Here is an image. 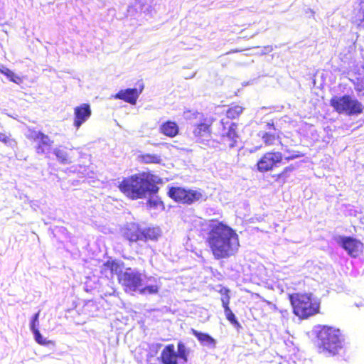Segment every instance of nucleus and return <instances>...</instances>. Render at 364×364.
<instances>
[{
  "label": "nucleus",
  "instance_id": "f257e3e1",
  "mask_svg": "<svg viewBox=\"0 0 364 364\" xmlns=\"http://www.w3.org/2000/svg\"><path fill=\"white\" fill-rule=\"evenodd\" d=\"M210 227L208 242L215 257L219 259L232 255L240 245L235 230L217 221H212Z\"/></svg>",
  "mask_w": 364,
  "mask_h": 364
},
{
  "label": "nucleus",
  "instance_id": "f03ea898",
  "mask_svg": "<svg viewBox=\"0 0 364 364\" xmlns=\"http://www.w3.org/2000/svg\"><path fill=\"white\" fill-rule=\"evenodd\" d=\"M161 181L157 176L144 173L125 178L119 185V190L127 196L132 198H146L147 195L156 193L157 184Z\"/></svg>",
  "mask_w": 364,
  "mask_h": 364
},
{
  "label": "nucleus",
  "instance_id": "7ed1b4c3",
  "mask_svg": "<svg viewBox=\"0 0 364 364\" xmlns=\"http://www.w3.org/2000/svg\"><path fill=\"white\" fill-rule=\"evenodd\" d=\"M294 314L300 318H308L319 312L320 300L312 294H294L290 296Z\"/></svg>",
  "mask_w": 364,
  "mask_h": 364
},
{
  "label": "nucleus",
  "instance_id": "20e7f679",
  "mask_svg": "<svg viewBox=\"0 0 364 364\" xmlns=\"http://www.w3.org/2000/svg\"><path fill=\"white\" fill-rule=\"evenodd\" d=\"M330 105L338 113L347 115L359 114L363 109L362 103L350 95L335 96L331 98Z\"/></svg>",
  "mask_w": 364,
  "mask_h": 364
},
{
  "label": "nucleus",
  "instance_id": "39448f33",
  "mask_svg": "<svg viewBox=\"0 0 364 364\" xmlns=\"http://www.w3.org/2000/svg\"><path fill=\"white\" fill-rule=\"evenodd\" d=\"M168 195L175 201L185 204L205 201L207 199V196L201 190H186L179 187L171 188Z\"/></svg>",
  "mask_w": 364,
  "mask_h": 364
},
{
  "label": "nucleus",
  "instance_id": "423d86ee",
  "mask_svg": "<svg viewBox=\"0 0 364 364\" xmlns=\"http://www.w3.org/2000/svg\"><path fill=\"white\" fill-rule=\"evenodd\" d=\"M318 338L325 350L330 353L336 354L342 348L339 330L331 327H323L318 333Z\"/></svg>",
  "mask_w": 364,
  "mask_h": 364
},
{
  "label": "nucleus",
  "instance_id": "0eeeda50",
  "mask_svg": "<svg viewBox=\"0 0 364 364\" xmlns=\"http://www.w3.org/2000/svg\"><path fill=\"white\" fill-rule=\"evenodd\" d=\"M119 283L124 287L125 291H138L143 286L144 277L136 269L127 268L119 275Z\"/></svg>",
  "mask_w": 364,
  "mask_h": 364
},
{
  "label": "nucleus",
  "instance_id": "6e6552de",
  "mask_svg": "<svg viewBox=\"0 0 364 364\" xmlns=\"http://www.w3.org/2000/svg\"><path fill=\"white\" fill-rule=\"evenodd\" d=\"M281 152H267L257 162V168L260 172L272 170L282 160Z\"/></svg>",
  "mask_w": 364,
  "mask_h": 364
},
{
  "label": "nucleus",
  "instance_id": "1a4fd4ad",
  "mask_svg": "<svg viewBox=\"0 0 364 364\" xmlns=\"http://www.w3.org/2000/svg\"><path fill=\"white\" fill-rule=\"evenodd\" d=\"M338 243L352 257H357L363 251V243L351 237H341Z\"/></svg>",
  "mask_w": 364,
  "mask_h": 364
},
{
  "label": "nucleus",
  "instance_id": "9d476101",
  "mask_svg": "<svg viewBox=\"0 0 364 364\" xmlns=\"http://www.w3.org/2000/svg\"><path fill=\"white\" fill-rule=\"evenodd\" d=\"M91 109L89 105L82 104L74 109L73 125L78 129L91 116Z\"/></svg>",
  "mask_w": 364,
  "mask_h": 364
},
{
  "label": "nucleus",
  "instance_id": "9b49d317",
  "mask_svg": "<svg viewBox=\"0 0 364 364\" xmlns=\"http://www.w3.org/2000/svg\"><path fill=\"white\" fill-rule=\"evenodd\" d=\"M144 89V85H142L140 88L138 89H126L120 90L114 97L116 99L122 100L127 102L130 103L131 105H136V100L139 96V95L142 92Z\"/></svg>",
  "mask_w": 364,
  "mask_h": 364
},
{
  "label": "nucleus",
  "instance_id": "f8f14e48",
  "mask_svg": "<svg viewBox=\"0 0 364 364\" xmlns=\"http://www.w3.org/2000/svg\"><path fill=\"white\" fill-rule=\"evenodd\" d=\"M194 137L197 141L203 142L210 137V127L205 123L196 125L193 131Z\"/></svg>",
  "mask_w": 364,
  "mask_h": 364
},
{
  "label": "nucleus",
  "instance_id": "ddd939ff",
  "mask_svg": "<svg viewBox=\"0 0 364 364\" xmlns=\"http://www.w3.org/2000/svg\"><path fill=\"white\" fill-rule=\"evenodd\" d=\"M161 359L164 364H181L173 345L166 346L162 350Z\"/></svg>",
  "mask_w": 364,
  "mask_h": 364
},
{
  "label": "nucleus",
  "instance_id": "4468645a",
  "mask_svg": "<svg viewBox=\"0 0 364 364\" xmlns=\"http://www.w3.org/2000/svg\"><path fill=\"white\" fill-rule=\"evenodd\" d=\"M142 230L140 229L139 225L131 223L126 228L124 235V237L131 242H136L141 240Z\"/></svg>",
  "mask_w": 364,
  "mask_h": 364
},
{
  "label": "nucleus",
  "instance_id": "2eb2a0df",
  "mask_svg": "<svg viewBox=\"0 0 364 364\" xmlns=\"http://www.w3.org/2000/svg\"><path fill=\"white\" fill-rule=\"evenodd\" d=\"M191 333L198 338L202 345L212 348H215L216 341L208 334L199 332L193 328L191 329Z\"/></svg>",
  "mask_w": 364,
  "mask_h": 364
},
{
  "label": "nucleus",
  "instance_id": "dca6fc26",
  "mask_svg": "<svg viewBox=\"0 0 364 364\" xmlns=\"http://www.w3.org/2000/svg\"><path fill=\"white\" fill-rule=\"evenodd\" d=\"M153 281L154 283H151V279H149L146 282V286L144 287H141L138 292L143 295L158 294L161 285L155 279H154Z\"/></svg>",
  "mask_w": 364,
  "mask_h": 364
},
{
  "label": "nucleus",
  "instance_id": "f3484780",
  "mask_svg": "<svg viewBox=\"0 0 364 364\" xmlns=\"http://www.w3.org/2000/svg\"><path fill=\"white\" fill-rule=\"evenodd\" d=\"M238 136L233 125L230 126L228 131L223 136V142L230 148H233L237 141Z\"/></svg>",
  "mask_w": 364,
  "mask_h": 364
},
{
  "label": "nucleus",
  "instance_id": "a211bd4d",
  "mask_svg": "<svg viewBox=\"0 0 364 364\" xmlns=\"http://www.w3.org/2000/svg\"><path fill=\"white\" fill-rule=\"evenodd\" d=\"M178 126L174 122L168 121L161 125L160 132L169 137H174L178 133Z\"/></svg>",
  "mask_w": 364,
  "mask_h": 364
},
{
  "label": "nucleus",
  "instance_id": "6ab92c4d",
  "mask_svg": "<svg viewBox=\"0 0 364 364\" xmlns=\"http://www.w3.org/2000/svg\"><path fill=\"white\" fill-rule=\"evenodd\" d=\"M53 144V141L46 134H43L37 142L36 152L39 154L46 153V149H50Z\"/></svg>",
  "mask_w": 364,
  "mask_h": 364
},
{
  "label": "nucleus",
  "instance_id": "aec40b11",
  "mask_svg": "<svg viewBox=\"0 0 364 364\" xmlns=\"http://www.w3.org/2000/svg\"><path fill=\"white\" fill-rule=\"evenodd\" d=\"M161 231L159 228H149L142 230L141 240H155L161 235Z\"/></svg>",
  "mask_w": 364,
  "mask_h": 364
},
{
  "label": "nucleus",
  "instance_id": "412c9836",
  "mask_svg": "<svg viewBox=\"0 0 364 364\" xmlns=\"http://www.w3.org/2000/svg\"><path fill=\"white\" fill-rule=\"evenodd\" d=\"M353 21L359 26L364 28V0L361 1L355 9Z\"/></svg>",
  "mask_w": 364,
  "mask_h": 364
},
{
  "label": "nucleus",
  "instance_id": "4be33fe9",
  "mask_svg": "<svg viewBox=\"0 0 364 364\" xmlns=\"http://www.w3.org/2000/svg\"><path fill=\"white\" fill-rule=\"evenodd\" d=\"M53 152L60 164H69L71 163V161L68 156V154L65 151L62 150L60 148H55Z\"/></svg>",
  "mask_w": 364,
  "mask_h": 364
},
{
  "label": "nucleus",
  "instance_id": "5701e85b",
  "mask_svg": "<svg viewBox=\"0 0 364 364\" xmlns=\"http://www.w3.org/2000/svg\"><path fill=\"white\" fill-rule=\"evenodd\" d=\"M139 160L145 164H160L161 158L156 154H142L139 156Z\"/></svg>",
  "mask_w": 364,
  "mask_h": 364
},
{
  "label": "nucleus",
  "instance_id": "b1692460",
  "mask_svg": "<svg viewBox=\"0 0 364 364\" xmlns=\"http://www.w3.org/2000/svg\"><path fill=\"white\" fill-rule=\"evenodd\" d=\"M178 360L181 363V364H184L187 361V350L185 345L182 343H178V353H176Z\"/></svg>",
  "mask_w": 364,
  "mask_h": 364
},
{
  "label": "nucleus",
  "instance_id": "393cba45",
  "mask_svg": "<svg viewBox=\"0 0 364 364\" xmlns=\"http://www.w3.org/2000/svg\"><path fill=\"white\" fill-rule=\"evenodd\" d=\"M156 193H151V195H148L149 196V198L148 200L147 204L151 208H157L160 206H163V203L160 198L155 195Z\"/></svg>",
  "mask_w": 364,
  "mask_h": 364
},
{
  "label": "nucleus",
  "instance_id": "a878e982",
  "mask_svg": "<svg viewBox=\"0 0 364 364\" xmlns=\"http://www.w3.org/2000/svg\"><path fill=\"white\" fill-rule=\"evenodd\" d=\"M0 72L5 75L11 81H13L16 83H18L21 80L20 77L15 75L11 70L8 69L7 68L3 67L0 69Z\"/></svg>",
  "mask_w": 364,
  "mask_h": 364
},
{
  "label": "nucleus",
  "instance_id": "bb28decb",
  "mask_svg": "<svg viewBox=\"0 0 364 364\" xmlns=\"http://www.w3.org/2000/svg\"><path fill=\"white\" fill-rule=\"evenodd\" d=\"M34 336L35 341L40 345L47 346L52 343L51 341H48L44 338L38 331V329L32 331Z\"/></svg>",
  "mask_w": 364,
  "mask_h": 364
},
{
  "label": "nucleus",
  "instance_id": "cd10ccee",
  "mask_svg": "<svg viewBox=\"0 0 364 364\" xmlns=\"http://www.w3.org/2000/svg\"><path fill=\"white\" fill-rule=\"evenodd\" d=\"M242 111L243 108L242 107L235 105L228 110L227 115L229 118H236L242 112Z\"/></svg>",
  "mask_w": 364,
  "mask_h": 364
},
{
  "label": "nucleus",
  "instance_id": "c85d7f7f",
  "mask_svg": "<svg viewBox=\"0 0 364 364\" xmlns=\"http://www.w3.org/2000/svg\"><path fill=\"white\" fill-rule=\"evenodd\" d=\"M43 134V133L41 132H38L34 129H28V132L26 134V136L28 139L33 140L38 142V141Z\"/></svg>",
  "mask_w": 364,
  "mask_h": 364
},
{
  "label": "nucleus",
  "instance_id": "c756f323",
  "mask_svg": "<svg viewBox=\"0 0 364 364\" xmlns=\"http://www.w3.org/2000/svg\"><path fill=\"white\" fill-rule=\"evenodd\" d=\"M259 135L262 136V138L266 145L273 144L276 139L274 134L264 132V133H261Z\"/></svg>",
  "mask_w": 364,
  "mask_h": 364
},
{
  "label": "nucleus",
  "instance_id": "7c9ffc66",
  "mask_svg": "<svg viewBox=\"0 0 364 364\" xmlns=\"http://www.w3.org/2000/svg\"><path fill=\"white\" fill-rule=\"evenodd\" d=\"M225 314L227 319L232 324H238L235 314L232 312L229 307L224 308Z\"/></svg>",
  "mask_w": 364,
  "mask_h": 364
},
{
  "label": "nucleus",
  "instance_id": "2f4dec72",
  "mask_svg": "<svg viewBox=\"0 0 364 364\" xmlns=\"http://www.w3.org/2000/svg\"><path fill=\"white\" fill-rule=\"evenodd\" d=\"M229 290L227 289H224L221 290V293L224 295L222 299V304L223 308L229 307L228 304L230 303V296L228 295Z\"/></svg>",
  "mask_w": 364,
  "mask_h": 364
},
{
  "label": "nucleus",
  "instance_id": "473e14b6",
  "mask_svg": "<svg viewBox=\"0 0 364 364\" xmlns=\"http://www.w3.org/2000/svg\"><path fill=\"white\" fill-rule=\"evenodd\" d=\"M40 311H38L37 314H36L31 320L30 328L31 331H33L35 330H37V326H38V317H39Z\"/></svg>",
  "mask_w": 364,
  "mask_h": 364
},
{
  "label": "nucleus",
  "instance_id": "72a5a7b5",
  "mask_svg": "<svg viewBox=\"0 0 364 364\" xmlns=\"http://www.w3.org/2000/svg\"><path fill=\"white\" fill-rule=\"evenodd\" d=\"M104 268L105 270L109 269L110 273H112L114 271H117V264L113 262H107L104 264Z\"/></svg>",
  "mask_w": 364,
  "mask_h": 364
},
{
  "label": "nucleus",
  "instance_id": "f704fd0d",
  "mask_svg": "<svg viewBox=\"0 0 364 364\" xmlns=\"http://www.w3.org/2000/svg\"><path fill=\"white\" fill-rule=\"evenodd\" d=\"M8 140L7 136L4 133H0V141L6 143Z\"/></svg>",
  "mask_w": 364,
  "mask_h": 364
},
{
  "label": "nucleus",
  "instance_id": "c9c22d12",
  "mask_svg": "<svg viewBox=\"0 0 364 364\" xmlns=\"http://www.w3.org/2000/svg\"><path fill=\"white\" fill-rule=\"evenodd\" d=\"M280 312H281L282 317H285V316L288 314L287 311H281Z\"/></svg>",
  "mask_w": 364,
  "mask_h": 364
}]
</instances>
